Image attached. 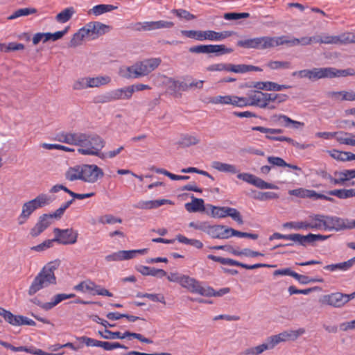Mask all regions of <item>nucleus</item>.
<instances>
[{
	"mask_svg": "<svg viewBox=\"0 0 355 355\" xmlns=\"http://www.w3.org/2000/svg\"><path fill=\"white\" fill-rule=\"evenodd\" d=\"M60 260L55 259L45 264L32 281L28 289L30 296L35 295L40 291L57 284L55 271L60 266Z\"/></svg>",
	"mask_w": 355,
	"mask_h": 355,
	"instance_id": "nucleus-1",
	"label": "nucleus"
},
{
	"mask_svg": "<svg viewBox=\"0 0 355 355\" xmlns=\"http://www.w3.org/2000/svg\"><path fill=\"white\" fill-rule=\"evenodd\" d=\"M159 58L146 59L136 62L132 66L121 68V74L127 78H137L148 75L157 69L161 64Z\"/></svg>",
	"mask_w": 355,
	"mask_h": 355,
	"instance_id": "nucleus-2",
	"label": "nucleus"
},
{
	"mask_svg": "<svg viewBox=\"0 0 355 355\" xmlns=\"http://www.w3.org/2000/svg\"><path fill=\"white\" fill-rule=\"evenodd\" d=\"M288 42L285 36H263L239 40L237 46L245 49H266L287 44Z\"/></svg>",
	"mask_w": 355,
	"mask_h": 355,
	"instance_id": "nucleus-3",
	"label": "nucleus"
},
{
	"mask_svg": "<svg viewBox=\"0 0 355 355\" xmlns=\"http://www.w3.org/2000/svg\"><path fill=\"white\" fill-rule=\"evenodd\" d=\"M84 136L80 139L77 146L78 153L83 155L99 156V153L105 145V140L96 134H86L82 132Z\"/></svg>",
	"mask_w": 355,
	"mask_h": 355,
	"instance_id": "nucleus-4",
	"label": "nucleus"
},
{
	"mask_svg": "<svg viewBox=\"0 0 355 355\" xmlns=\"http://www.w3.org/2000/svg\"><path fill=\"white\" fill-rule=\"evenodd\" d=\"M51 201V197L47 194L41 193L35 198L25 202L22 205L21 212L17 218L18 223L19 225L25 223L36 209L49 205Z\"/></svg>",
	"mask_w": 355,
	"mask_h": 355,
	"instance_id": "nucleus-5",
	"label": "nucleus"
},
{
	"mask_svg": "<svg viewBox=\"0 0 355 355\" xmlns=\"http://www.w3.org/2000/svg\"><path fill=\"white\" fill-rule=\"evenodd\" d=\"M182 34L187 37L193 38L198 41L210 40L221 41L234 34L232 31L216 32L214 31H182Z\"/></svg>",
	"mask_w": 355,
	"mask_h": 355,
	"instance_id": "nucleus-6",
	"label": "nucleus"
},
{
	"mask_svg": "<svg viewBox=\"0 0 355 355\" xmlns=\"http://www.w3.org/2000/svg\"><path fill=\"white\" fill-rule=\"evenodd\" d=\"M269 93H264L261 91H253L248 97H241V107L246 106H256L259 108L274 109L275 106L270 103Z\"/></svg>",
	"mask_w": 355,
	"mask_h": 355,
	"instance_id": "nucleus-7",
	"label": "nucleus"
},
{
	"mask_svg": "<svg viewBox=\"0 0 355 355\" xmlns=\"http://www.w3.org/2000/svg\"><path fill=\"white\" fill-rule=\"evenodd\" d=\"M321 176L333 185L343 186L346 185L350 180L355 178V169L335 171L333 175L326 171H322Z\"/></svg>",
	"mask_w": 355,
	"mask_h": 355,
	"instance_id": "nucleus-8",
	"label": "nucleus"
},
{
	"mask_svg": "<svg viewBox=\"0 0 355 355\" xmlns=\"http://www.w3.org/2000/svg\"><path fill=\"white\" fill-rule=\"evenodd\" d=\"M354 298H355V291L351 294L336 292L323 295L320 302L324 305L340 308Z\"/></svg>",
	"mask_w": 355,
	"mask_h": 355,
	"instance_id": "nucleus-9",
	"label": "nucleus"
},
{
	"mask_svg": "<svg viewBox=\"0 0 355 355\" xmlns=\"http://www.w3.org/2000/svg\"><path fill=\"white\" fill-rule=\"evenodd\" d=\"M53 234L56 243L64 245L75 244L78 237V231L73 228L55 227L53 229Z\"/></svg>",
	"mask_w": 355,
	"mask_h": 355,
	"instance_id": "nucleus-10",
	"label": "nucleus"
},
{
	"mask_svg": "<svg viewBox=\"0 0 355 355\" xmlns=\"http://www.w3.org/2000/svg\"><path fill=\"white\" fill-rule=\"evenodd\" d=\"M233 51L231 48H227L223 44H200L189 48V52L194 53H216L217 55L230 53Z\"/></svg>",
	"mask_w": 355,
	"mask_h": 355,
	"instance_id": "nucleus-11",
	"label": "nucleus"
},
{
	"mask_svg": "<svg viewBox=\"0 0 355 355\" xmlns=\"http://www.w3.org/2000/svg\"><path fill=\"white\" fill-rule=\"evenodd\" d=\"M83 29L86 35L87 39L92 40L108 33L111 28L98 21H92L84 26Z\"/></svg>",
	"mask_w": 355,
	"mask_h": 355,
	"instance_id": "nucleus-12",
	"label": "nucleus"
},
{
	"mask_svg": "<svg viewBox=\"0 0 355 355\" xmlns=\"http://www.w3.org/2000/svg\"><path fill=\"white\" fill-rule=\"evenodd\" d=\"M81 180L87 183H94L104 176L103 170L96 164H83Z\"/></svg>",
	"mask_w": 355,
	"mask_h": 355,
	"instance_id": "nucleus-13",
	"label": "nucleus"
},
{
	"mask_svg": "<svg viewBox=\"0 0 355 355\" xmlns=\"http://www.w3.org/2000/svg\"><path fill=\"white\" fill-rule=\"evenodd\" d=\"M211 212L213 217L223 218L230 216L239 225L243 224L240 212L235 208L211 206Z\"/></svg>",
	"mask_w": 355,
	"mask_h": 355,
	"instance_id": "nucleus-14",
	"label": "nucleus"
},
{
	"mask_svg": "<svg viewBox=\"0 0 355 355\" xmlns=\"http://www.w3.org/2000/svg\"><path fill=\"white\" fill-rule=\"evenodd\" d=\"M133 89L130 86L111 90L103 96V103H108L119 100H129L132 98Z\"/></svg>",
	"mask_w": 355,
	"mask_h": 355,
	"instance_id": "nucleus-15",
	"label": "nucleus"
},
{
	"mask_svg": "<svg viewBox=\"0 0 355 355\" xmlns=\"http://www.w3.org/2000/svg\"><path fill=\"white\" fill-rule=\"evenodd\" d=\"M0 315H1L7 322L13 326L24 324L29 326L36 325L35 322L33 320L22 315H14L10 311L6 310L2 307H0Z\"/></svg>",
	"mask_w": 355,
	"mask_h": 355,
	"instance_id": "nucleus-16",
	"label": "nucleus"
},
{
	"mask_svg": "<svg viewBox=\"0 0 355 355\" xmlns=\"http://www.w3.org/2000/svg\"><path fill=\"white\" fill-rule=\"evenodd\" d=\"M237 178L247 183H249L260 189H277L278 187L274 184L265 182L263 180L253 174L242 173L237 175Z\"/></svg>",
	"mask_w": 355,
	"mask_h": 355,
	"instance_id": "nucleus-17",
	"label": "nucleus"
},
{
	"mask_svg": "<svg viewBox=\"0 0 355 355\" xmlns=\"http://www.w3.org/2000/svg\"><path fill=\"white\" fill-rule=\"evenodd\" d=\"M202 284V282L185 275L180 286L191 293L203 296L205 286Z\"/></svg>",
	"mask_w": 355,
	"mask_h": 355,
	"instance_id": "nucleus-18",
	"label": "nucleus"
},
{
	"mask_svg": "<svg viewBox=\"0 0 355 355\" xmlns=\"http://www.w3.org/2000/svg\"><path fill=\"white\" fill-rule=\"evenodd\" d=\"M202 284V282L185 275L180 286L191 293L203 296L205 286Z\"/></svg>",
	"mask_w": 355,
	"mask_h": 355,
	"instance_id": "nucleus-19",
	"label": "nucleus"
},
{
	"mask_svg": "<svg viewBox=\"0 0 355 355\" xmlns=\"http://www.w3.org/2000/svg\"><path fill=\"white\" fill-rule=\"evenodd\" d=\"M174 26V23L169 21L159 20L152 21H144L137 23L135 26L137 31H153L162 28H170Z\"/></svg>",
	"mask_w": 355,
	"mask_h": 355,
	"instance_id": "nucleus-20",
	"label": "nucleus"
},
{
	"mask_svg": "<svg viewBox=\"0 0 355 355\" xmlns=\"http://www.w3.org/2000/svg\"><path fill=\"white\" fill-rule=\"evenodd\" d=\"M330 69L329 67L327 68H313L312 69H304L300 70L299 72V77L307 78L311 80H315L321 78L331 77V74L329 73Z\"/></svg>",
	"mask_w": 355,
	"mask_h": 355,
	"instance_id": "nucleus-21",
	"label": "nucleus"
},
{
	"mask_svg": "<svg viewBox=\"0 0 355 355\" xmlns=\"http://www.w3.org/2000/svg\"><path fill=\"white\" fill-rule=\"evenodd\" d=\"M83 137L82 132L62 131L56 134L54 139L69 145L78 146V142L82 141L80 139Z\"/></svg>",
	"mask_w": 355,
	"mask_h": 355,
	"instance_id": "nucleus-22",
	"label": "nucleus"
},
{
	"mask_svg": "<svg viewBox=\"0 0 355 355\" xmlns=\"http://www.w3.org/2000/svg\"><path fill=\"white\" fill-rule=\"evenodd\" d=\"M325 230L340 232L347 230V218L326 215Z\"/></svg>",
	"mask_w": 355,
	"mask_h": 355,
	"instance_id": "nucleus-23",
	"label": "nucleus"
},
{
	"mask_svg": "<svg viewBox=\"0 0 355 355\" xmlns=\"http://www.w3.org/2000/svg\"><path fill=\"white\" fill-rule=\"evenodd\" d=\"M241 97L234 95L217 96L209 98V103L214 105H232L241 107Z\"/></svg>",
	"mask_w": 355,
	"mask_h": 355,
	"instance_id": "nucleus-24",
	"label": "nucleus"
},
{
	"mask_svg": "<svg viewBox=\"0 0 355 355\" xmlns=\"http://www.w3.org/2000/svg\"><path fill=\"white\" fill-rule=\"evenodd\" d=\"M164 205H174V203L168 199H159L153 200H141L135 206L136 208L141 209H151L161 207Z\"/></svg>",
	"mask_w": 355,
	"mask_h": 355,
	"instance_id": "nucleus-25",
	"label": "nucleus"
},
{
	"mask_svg": "<svg viewBox=\"0 0 355 355\" xmlns=\"http://www.w3.org/2000/svg\"><path fill=\"white\" fill-rule=\"evenodd\" d=\"M227 230L228 227L224 225H210L209 224L207 233L213 239H227L230 238Z\"/></svg>",
	"mask_w": 355,
	"mask_h": 355,
	"instance_id": "nucleus-26",
	"label": "nucleus"
},
{
	"mask_svg": "<svg viewBox=\"0 0 355 355\" xmlns=\"http://www.w3.org/2000/svg\"><path fill=\"white\" fill-rule=\"evenodd\" d=\"M326 215L315 214L307 221L308 230H325Z\"/></svg>",
	"mask_w": 355,
	"mask_h": 355,
	"instance_id": "nucleus-27",
	"label": "nucleus"
},
{
	"mask_svg": "<svg viewBox=\"0 0 355 355\" xmlns=\"http://www.w3.org/2000/svg\"><path fill=\"white\" fill-rule=\"evenodd\" d=\"M75 297V294L71 293V294H65V293H60L57 294L51 299V302H45L41 304L40 306L42 309L44 310L48 311L53 307H55L56 305H58L61 302L71 299Z\"/></svg>",
	"mask_w": 355,
	"mask_h": 355,
	"instance_id": "nucleus-28",
	"label": "nucleus"
},
{
	"mask_svg": "<svg viewBox=\"0 0 355 355\" xmlns=\"http://www.w3.org/2000/svg\"><path fill=\"white\" fill-rule=\"evenodd\" d=\"M328 96L332 99L338 101H355V92L352 90L349 91H340V92H330L328 93Z\"/></svg>",
	"mask_w": 355,
	"mask_h": 355,
	"instance_id": "nucleus-29",
	"label": "nucleus"
},
{
	"mask_svg": "<svg viewBox=\"0 0 355 355\" xmlns=\"http://www.w3.org/2000/svg\"><path fill=\"white\" fill-rule=\"evenodd\" d=\"M207 258L210 260H212L216 262H219L221 264L223 265H229V266H240L243 268L250 270V265L243 263L241 262H239L236 260L229 259V258H223L220 257H217L213 254H209L207 256Z\"/></svg>",
	"mask_w": 355,
	"mask_h": 355,
	"instance_id": "nucleus-30",
	"label": "nucleus"
},
{
	"mask_svg": "<svg viewBox=\"0 0 355 355\" xmlns=\"http://www.w3.org/2000/svg\"><path fill=\"white\" fill-rule=\"evenodd\" d=\"M354 264L355 257L344 262L327 265L324 267V269L331 272L336 270L347 271L349 270Z\"/></svg>",
	"mask_w": 355,
	"mask_h": 355,
	"instance_id": "nucleus-31",
	"label": "nucleus"
},
{
	"mask_svg": "<svg viewBox=\"0 0 355 355\" xmlns=\"http://www.w3.org/2000/svg\"><path fill=\"white\" fill-rule=\"evenodd\" d=\"M211 166L214 169L220 172L230 173L232 174H235L238 172L236 166L218 161L212 162Z\"/></svg>",
	"mask_w": 355,
	"mask_h": 355,
	"instance_id": "nucleus-32",
	"label": "nucleus"
},
{
	"mask_svg": "<svg viewBox=\"0 0 355 355\" xmlns=\"http://www.w3.org/2000/svg\"><path fill=\"white\" fill-rule=\"evenodd\" d=\"M327 193L336 196L339 199L344 200L355 197L354 189H340L329 191Z\"/></svg>",
	"mask_w": 355,
	"mask_h": 355,
	"instance_id": "nucleus-33",
	"label": "nucleus"
},
{
	"mask_svg": "<svg viewBox=\"0 0 355 355\" xmlns=\"http://www.w3.org/2000/svg\"><path fill=\"white\" fill-rule=\"evenodd\" d=\"M328 153L331 157L339 161L347 162L355 160V154L350 152H343L334 149L329 150Z\"/></svg>",
	"mask_w": 355,
	"mask_h": 355,
	"instance_id": "nucleus-34",
	"label": "nucleus"
},
{
	"mask_svg": "<svg viewBox=\"0 0 355 355\" xmlns=\"http://www.w3.org/2000/svg\"><path fill=\"white\" fill-rule=\"evenodd\" d=\"M192 201L185 204V208L189 212H197L199 211H204V200L201 198H196L191 196Z\"/></svg>",
	"mask_w": 355,
	"mask_h": 355,
	"instance_id": "nucleus-35",
	"label": "nucleus"
},
{
	"mask_svg": "<svg viewBox=\"0 0 355 355\" xmlns=\"http://www.w3.org/2000/svg\"><path fill=\"white\" fill-rule=\"evenodd\" d=\"M116 8V6L110 4H98L90 9L88 13L89 15L98 16L103 13L111 12Z\"/></svg>",
	"mask_w": 355,
	"mask_h": 355,
	"instance_id": "nucleus-36",
	"label": "nucleus"
},
{
	"mask_svg": "<svg viewBox=\"0 0 355 355\" xmlns=\"http://www.w3.org/2000/svg\"><path fill=\"white\" fill-rule=\"evenodd\" d=\"M111 82V78L108 76H99L96 77H89V88L99 87L102 85H105Z\"/></svg>",
	"mask_w": 355,
	"mask_h": 355,
	"instance_id": "nucleus-37",
	"label": "nucleus"
},
{
	"mask_svg": "<svg viewBox=\"0 0 355 355\" xmlns=\"http://www.w3.org/2000/svg\"><path fill=\"white\" fill-rule=\"evenodd\" d=\"M75 13L76 10L73 7H68L59 12L55 16V19L59 23H66Z\"/></svg>",
	"mask_w": 355,
	"mask_h": 355,
	"instance_id": "nucleus-38",
	"label": "nucleus"
},
{
	"mask_svg": "<svg viewBox=\"0 0 355 355\" xmlns=\"http://www.w3.org/2000/svg\"><path fill=\"white\" fill-rule=\"evenodd\" d=\"M82 165L70 167L65 173V178L69 181L81 180Z\"/></svg>",
	"mask_w": 355,
	"mask_h": 355,
	"instance_id": "nucleus-39",
	"label": "nucleus"
},
{
	"mask_svg": "<svg viewBox=\"0 0 355 355\" xmlns=\"http://www.w3.org/2000/svg\"><path fill=\"white\" fill-rule=\"evenodd\" d=\"M148 252L147 248L130 250H120L121 260H129L135 258L137 254H145Z\"/></svg>",
	"mask_w": 355,
	"mask_h": 355,
	"instance_id": "nucleus-40",
	"label": "nucleus"
},
{
	"mask_svg": "<svg viewBox=\"0 0 355 355\" xmlns=\"http://www.w3.org/2000/svg\"><path fill=\"white\" fill-rule=\"evenodd\" d=\"M230 292V288H223L219 291H215L212 287L209 286H205L203 296L205 297H220Z\"/></svg>",
	"mask_w": 355,
	"mask_h": 355,
	"instance_id": "nucleus-41",
	"label": "nucleus"
},
{
	"mask_svg": "<svg viewBox=\"0 0 355 355\" xmlns=\"http://www.w3.org/2000/svg\"><path fill=\"white\" fill-rule=\"evenodd\" d=\"M94 284V282L87 279L75 286L74 289L82 293H89L92 295Z\"/></svg>",
	"mask_w": 355,
	"mask_h": 355,
	"instance_id": "nucleus-42",
	"label": "nucleus"
},
{
	"mask_svg": "<svg viewBox=\"0 0 355 355\" xmlns=\"http://www.w3.org/2000/svg\"><path fill=\"white\" fill-rule=\"evenodd\" d=\"M84 39H87V37L83 28H81L73 35L69 46L70 47H76L82 44Z\"/></svg>",
	"mask_w": 355,
	"mask_h": 355,
	"instance_id": "nucleus-43",
	"label": "nucleus"
},
{
	"mask_svg": "<svg viewBox=\"0 0 355 355\" xmlns=\"http://www.w3.org/2000/svg\"><path fill=\"white\" fill-rule=\"evenodd\" d=\"M73 200H70L64 203H63L58 209H57L54 212L51 214H47V216L49 217L51 220L52 221L53 219L59 220L62 218L63 216L64 211L66 209L70 206V205L72 203Z\"/></svg>",
	"mask_w": 355,
	"mask_h": 355,
	"instance_id": "nucleus-44",
	"label": "nucleus"
},
{
	"mask_svg": "<svg viewBox=\"0 0 355 355\" xmlns=\"http://www.w3.org/2000/svg\"><path fill=\"white\" fill-rule=\"evenodd\" d=\"M36 12L37 10L34 8H23L15 10L11 15L8 17V19L12 20L22 16H28Z\"/></svg>",
	"mask_w": 355,
	"mask_h": 355,
	"instance_id": "nucleus-45",
	"label": "nucleus"
},
{
	"mask_svg": "<svg viewBox=\"0 0 355 355\" xmlns=\"http://www.w3.org/2000/svg\"><path fill=\"white\" fill-rule=\"evenodd\" d=\"M14 352H26L35 355H62L63 353L53 354L48 353L40 349L28 348L25 346L15 347Z\"/></svg>",
	"mask_w": 355,
	"mask_h": 355,
	"instance_id": "nucleus-46",
	"label": "nucleus"
},
{
	"mask_svg": "<svg viewBox=\"0 0 355 355\" xmlns=\"http://www.w3.org/2000/svg\"><path fill=\"white\" fill-rule=\"evenodd\" d=\"M330 71L329 73L331 74L330 78L334 77H345L347 76H355V70L352 68H349L343 70H338L335 68L329 67Z\"/></svg>",
	"mask_w": 355,
	"mask_h": 355,
	"instance_id": "nucleus-47",
	"label": "nucleus"
},
{
	"mask_svg": "<svg viewBox=\"0 0 355 355\" xmlns=\"http://www.w3.org/2000/svg\"><path fill=\"white\" fill-rule=\"evenodd\" d=\"M286 240L291 241L295 243L304 247L307 245V235L304 236L300 234H287Z\"/></svg>",
	"mask_w": 355,
	"mask_h": 355,
	"instance_id": "nucleus-48",
	"label": "nucleus"
},
{
	"mask_svg": "<svg viewBox=\"0 0 355 355\" xmlns=\"http://www.w3.org/2000/svg\"><path fill=\"white\" fill-rule=\"evenodd\" d=\"M89 76L80 77L76 80L72 85L73 90H84L89 88Z\"/></svg>",
	"mask_w": 355,
	"mask_h": 355,
	"instance_id": "nucleus-49",
	"label": "nucleus"
},
{
	"mask_svg": "<svg viewBox=\"0 0 355 355\" xmlns=\"http://www.w3.org/2000/svg\"><path fill=\"white\" fill-rule=\"evenodd\" d=\"M98 221L99 223L102 225H106V224H115V223H121L122 219L118 217H115L112 214H105L103 216H101Z\"/></svg>",
	"mask_w": 355,
	"mask_h": 355,
	"instance_id": "nucleus-50",
	"label": "nucleus"
},
{
	"mask_svg": "<svg viewBox=\"0 0 355 355\" xmlns=\"http://www.w3.org/2000/svg\"><path fill=\"white\" fill-rule=\"evenodd\" d=\"M338 44H347L355 43V34L347 32L337 35Z\"/></svg>",
	"mask_w": 355,
	"mask_h": 355,
	"instance_id": "nucleus-51",
	"label": "nucleus"
},
{
	"mask_svg": "<svg viewBox=\"0 0 355 355\" xmlns=\"http://www.w3.org/2000/svg\"><path fill=\"white\" fill-rule=\"evenodd\" d=\"M98 334L105 339H123L125 338V332L123 334L120 331H111L105 329L103 332L99 331Z\"/></svg>",
	"mask_w": 355,
	"mask_h": 355,
	"instance_id": "nucleus-52",
	"label": "nucleus"
},
{
	"mask_svg": "<svg viewBox=\"0 0 355 355\" xmlns=\"http://www.w3.org/2000/svg\"><path fill=\"white\" fill-rule=\"evenodd\" d=\"M337 135H336V140L340 144H345V145H352V141L353 139L350 137L352 134L345 132H336Z\"/></svg>",
	"mask_w": 355,
	"mask_h": 355,
	"instance_id": "nucleus-53",
	"label": "nucleus"
},
{
	"mask_svg": "<svg viewBox=\"0 0 355 355\" xmlns=\"http://www.w3.org/2000/svg\"><path fill=\"white\" fill-rule=\"evenodd\" d=\"M285 228L294 229L295 230H307V221H293L287 222L283 224Z\"/></svg>",
	"mask_w": 355,
	"mask_h": 355,
	"instance_id": "nucleus-54",
	"label": "nucleus"
},
{
	"mask_svg": "<svg viewBox=\"0 0 355 355\" xmlns=\"http://www.w3.org/2000/svg\"><path fill=\"white\" fill-rule=\"evenodd\" d=\"M316 43L325 44H338L337 35H324L316 37Z\"/></svg>",
	"mask_w": 355,
	"mask_h": 355,
	"instance_id": "nucleus-55",
	"label": "nucleus"
},
{
	"mask_svg": "<svg viewBox=\"0 0 355 355\" xmlns=\"http://www.w3.org/2000/svg\"><path fill=\"white\" fill-rule=\"evenodd\" d=\"M99 347H102L106 351H111L118 348L127 349V347L118 342L110 343L107 341H100Z\"/></svg>",
	"mask_w": 355,
	"mask_h": 355,
	"instance_id": "nucleus-56",
	"label": "nucleus"
},
{
	"mask_svg": "<svg viewBox=\"0 0 355 355\" xmlns=\"http://www.w3.org/2000/svg\"><path fill=\"white\" fill-rule=\"evenodd\" d=\"M42 147L47 150H60L65 152L74 153L75 149L61 144H43Z\"/></svg>",
	"mask_w": 355,
	"mask_h": 355,
	"instance_id": "nucleus-57",
	"label": "nucleus"
},
{
	"mask_svg": "<svg viewBox=\"0 0 355 355\" xmlns=\"http://www.w3.org/2000/svg\"><path fill=\"white\" fill-rule=\"evenodd\" d=\"M289 42L287 43H291L292 45H309L312 42L316 43V37H303L300 39L295 38L293 40H288Z\"/></svg>",
	"mask_w": 355,
	"mask_h": 355,
	"instance_id": "nucleus-58",
	"label": "nucleus"
},
{
	"mask_svg": "<svg viewBox=\"0 0 355 355\" xmlns=\"http://www.w3.org/2000/svg\"><path fill=\"white\" fill-rule=\"evenodd\" d=\"M200 141L199 139L194 135H186L182 137L180 141V144L182 146L188 147L192 145H196Z\"/></svg>",
	"mask_w": 355,
	"mask_h": 355,
	"instance_id": "nucleus-59",
	"label": "nucleus"
},
{
	"mask_svg": "<svg viewBox=\"0 0 355 355\" xmlns=\"http://www.w3.org/2000/svg\"><path fill=\"white\" fill-rule=\"evenodd\" d=\"M292 277L297 280L302 284H307L310 282H322V279H311L306 275H300L295 272L292 274Z\"/></svg>",
	"mask_w": 355,
	"mask_h": 355,
	"instance_id": "nucleus-60",
	"label": "nucleus"
},
{
	"mask_svg": "<svg viewBox=\"0 0 355 355\" xmlns=\"http://www.w3.org/2000/svg\"><path fill=\"white\" fill-rule=\"evenodd\" d=\"M267 67L272 70L279 69H289L291 68V63L289 62L284 61H270L268 62Z\"/></svg>",
	"mask_w": 355,
	"mask_h": 355,
	"instance_id": "nucleus-61",
	"label": "nucleus"
},
{
	"mask_svg": "<svg viewBox=\"0 0 355 355\" xmlns=\"http://www.w3.org/2000/svg\"><path fill=\"white\" fill-rule=\"evenodd\" d=\"M330 236V235L315 234L310 233L307 234V245H314L315 242L325 241Z\"/></svg>",
	"mask_w": 355,
	"mask_h": 355,
	"instance_id": "nucleus-62",
	"label": "nucleus"
},
{
	"mask_svg": "<svg viewBox=\"0 0 355 355\" xmlns=\"http://www.w3.org/2000/svg\"><path fill=\"white\" fill-rule=\"evenodd\" d=\"M279 196L274 192L266 191L259 192L257 196H254V198L260 201H266L271 199H277Z\"/></svg>",
	"mask_w": 355,
	"mask_h": 355,
	"instance_id": "nucleus-63",
	"label": "nucleus"
},
{
	"mask_svg": "<svg viewBox=\"0 0 355 355\" xmlns=\"http://www.w3.org/2000/svg\"><path fill=\"white\" fill-rule=\"evenodd\" d=\"M227 71L243 73L248 71V65L247 64H227Z\"/></svg>",
	"mask_w": 355,
	"mask_h": 355,
	"instance_id": "nucleus-64",
	"label": "nucleus"
}]
</instances>
